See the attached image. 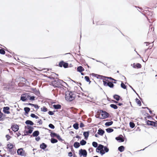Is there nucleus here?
Returning <instances> with one entry per match:
<instances>
[{
    "mask_svg": "<svg viewBox=\"0 0 157 157\" xmlns=\"http://www.w3.org/2000/svg\"><path fill=\"white\" fill-rule=\"evenodd\" d=\"M0 53L2 55L5 54V52L4 49L2 48L0 49Z\"/></svg>",
    "mask_w": 157,
    "mask_h": 157,
    "instance_id": "f704fd0d",
    "label": "nucleus"
},
{
    "mask_svg": "<svg viewBox=\"0 0 157 157\" xmlns=\"http://www.w3.org/2000/svg\"><path fill=\"white\" fill-rule=\"evenodd\" d=\"M25 128L26 129L27 128L28 129H30L31 128H33L31 127V126H29V125L27 126V127H25Z\"/></svg>",
    "mask_w": 157,
    "mask_h": 157,
    "instance_id": "3c124183",
    "label": "nucleus"
},
{
    "mask_svg": "<svg viewBox=\"0 0 157 157\" xmlns=\"http://www.w3.org/2000/svg\"><path fill=\"white\" fill-rule=\"evenodd\" d=\"M57 84V85L60 84L62 85V83H63V81L59 79H57L55 80Z\"/></svg>",
    "mask_w": 157,
    "mask_h": 157,
    "instance_id": "4468645a",
    "label": "nucleus"
},
{
    "mask_svg": "<svg viewBox=\"0 0 157 157\" xmlns=\"http://www.w3.org/2000/svg\"><path fill=\"white\" fill-rule=\"evenodd\" d=\"M72 154L71 152H70L68 153V156L70 157H71L72 156Z\"/></svg>",
    "mask_w": 157,
    "mask_h": 157,
    "instance_id": "bf43d9fd",
    "label": "nucleus"
},
{
    "mask_svg": "<svg viewBox=\"0 0 157 157\" xmlns=\"http://www.w3.org/2000/svg\"><path fill=\"white\" fill-rule=\"evenodd\" d=\"M130 126L131 128H133L135 126V124L132 122H130L129 123Z\"/></svg>",
    "mask_w": 157,
    "mask_h": 157,
    "instance_id": "c9c22d12",
    "label": "nucleus"
},
{
    "mask_svg": "<svg viewBox=\"0 0 157 157\" xmlns=\"http://www.w3.org/2000/svg\"><path fill=\"white\" fill-rule=\"evenodd\" d=\"M86 142L84 140H82L81 141L80 144L82 145H84L86 144Z\"/></svg>",
    "mask_w": 157,
    "mask_h": 157,
    "instance_id": "7c9ffc66",
    "label": "nucleus"
},
{
    "mask_svg": "<svg viewBox=\"0 0 157 157\" xmlns=\"http://www.w3.org/2000/svg\"><path fill=\"white\" fill-rule=\"evenodd\" d=\"M79 155L80 156H83L84 157H86L87 155V152L86 150L81 149L79 151Z\"/></svg>",
    "mask_w": 157,
    "mask_h": 157,
    "instance_id": "20e7f679",
    "label": "nucleus"
},
{
    "mask_svg": "<svg viewBox=\"0 0 157 157\" xmlns=\"http://www.w3.org/2000/svg\"><path fill=\"white\" fill-rule=\"evenodd\" d=\"M118 105L119 106H121L123 105V104L122 103H119L118 104Z\"/></svg>",
    "mask_w": 157,
    "mask_h": 157,
    "instance_id": "338daca9",
    "label": "nucleus"
},
{
    "mask_svg": "<svg viewBox=\"0 0 157 157\" xmlns=\"http://www.w3.org/2000/svg\"><path fill=\"white\" fill-rule=\"evenodd\" d=\"M17 153L18 155L21 156H24L25 155V151L22 148H20L17 150Z\"/></svg>",
    "mask_w": 157,
    "mask_h": 157,
    "instance_id": "6e6552de",
    "label": "nucleus"
},
{
    "mask_svg": "<svg viewBox=\"0 0 157 157\" xmlns=\"http://www.w3.org/2000/svg\"><path fill=\"white\" fill-rule=\"evenodd\" d=\"M113 121H111L106 122L105 124V125L106 126H109L113 124Z\"/></svg>",
    "mask_w": 157,
    "mask_h": 157,
    "instance_id": "393cba45",
    "label": "nucleus"
},
{
    "mask_svg": "<svg viewBox=\"0 0 157 157\" xmlns=\"http://www.w3.org/2000/svg\"><path fill=\"white\" fill-rule=\"evenodd\" d=\"M48 114L51 115H52L54 114V113L52 111H49L48 112Z\"/></svg>",
    "mask_w": 157,
    "mask_h": 157,
    "instance_id": "864d4df0",
    "label": "nucleus"
},
{
    "mask_svg": "<svg viewBox=\"0 0 157 157\" xmlns=\"http://www.w3.org/2000/svg\"><path fill=\"white\" fill-rule=\"evenodd\" d=\"M25 123L26 124L30 125H33L34 124L30 120H27Z\"/></svg>",
    "mask_w": 157,
    "mask_h": 157,
    "instance_id": "6ab92c4d",
    "label": "nucleus"
},
{
    "mask_svg": "<svg viewBox=\"0 0 157 157\" xmlns=\"http://www.w3.org/2000/svg\"><path fill=\"white\" fill-rule=\"evenodd\" d=\"M24 133H25V135H24L25 136L28 135L29 133L28 132V131H27L26 130H25L24 131Z\"/></svg>",
    "mask_w": 157,
    "mask_h": 157,
    "instance_id": "4d7b16f0",
    "label": "nucleus"
},
{
    "mask_svg": "<svg viewBox=\"0 0 157 157\" xmlns=\"http://www.w3.org/2000/svg\"><path fill=\"white\" fill-rule=\"evenodd\" d=\"M49 127V128H52V129H54L55 128V126H54L52 124H49V125H48Z\"/></svg>",
    "mask_w": 157,
    "mask_h": 157,
    "instance_id": "37998d69",
    "label": "nucleus"
},
{
    "mask_svg": "<svg viewBox=\"0 0 157 157\" xmlns=\"http://www.w3.org/2000/svg\"><path fill=\"white\" fill-rule=\"evenodd\" d=\"M115 139L118 141L119 142H122L124 141V139L121 135H120L119 136L116 137Z\"/></svg>",
    "mask_w": 157,
    "mask_h": 157,
    "instance_id": "1a4fd4ad",
    "label": "nucleus"
},
{
    "mask_svg": "<svg viewBox=\"0 0 157 157\" xmlns=\"http://www.w3.org/2000/svg\"><path fill=\"white\" fill-rule=\"evenodd\" d=\"M65 98L66 100L71 101L74 99V95L72 92L67 91L65 93Z\"/></svg>",
    "mask_w": 157,
    "mask_h": 157,
    "instance_id": "f257e3e1",
    "label": "nucleus"
},
{
    "mask_svg": "<svg viewBox=\"0 0 157 157\" xmlns=\"http://www.w3.org/2000/svg\"><path fill=\"white\" fill-rule=\"evenodd\" d=\"M11 128L12 130L15 132L18 131L19 129V126L18 125L16 124L12 126Z\"/></svg>",
    "mask_w": 157,
    "mask_h": 157,
    "instance_id": "9d476101",
    "label": "nucleus"
},
{
    "mask_svg": "<svg viewBox=\"0 0 157 157\" xmlns=\"http://www.w3.org/2000/svg\"><path fill=\"white\" fill-rule=\"evenodd\" d=\"M73 127L75 129L77 130L78 128V124L75 123L73 124Z\"/></svg>",
    "mask_w": 157,
    "mask_h": 157,
    "instance_id": "b1692460",
    "label": "nucleus"
},
{
    "mask_svg": "<svg viewBox=\"0 0 157 157\" xmlns=\"http://www.w3.org/2000/svg\"><path fill=\"white\" fill-rule=\"evenodd\" d=\"M110 106L111 108H112L114 109H117L118 108L117 106L115 104H111L110 105Z\"/></svg>",
    "mask_w": 157,
    "mask_h": 157,
    "instance_id": "cd10ccee",
    "label": "nucleus"
},
{
    "mask_svg": "<svg viewBox=\"0 0 157 157\" xmlns=\"http://www.w3.org/2000/svg\"><path fill=\"white\" fill-rule=\"evenodd\" d=\"M51 142L52 143L54 144L57 143L58 140L56 139L52 138L51 139Z\"/></svg>",
    "mask_w": 157,
    "mask_h": 157,
    "instance_id": "c756f323",
    "label": "nucleus"
},
{
    "mask_svg": "<svg viewBox=\"0 0 157 157\" xmlns=\"http://www.w3.org/2000/svg\"><path fill=\"white\" fill-rule=\"evenodd\" d=\"M41 111L43 112H45L48 110L47 109L45 106H43L41 108Z\"/></svg>",
    "mask_w": 157,
    "mask_h": 157,
    "instance_id": "473e14b6",
    "label": "nucleus"
},
{
    "mask_svg": "<svg viewBox=\"0 0 157 157\" xmlns=\"http://www.w3.org/2000/svg\"><path fill=\"white\" fill-rule=\"evenodd\" d=\"M92 145L94 147H97L98 146V143L95 142H93L92 143Z\"/></svg>",
    "mask_w": 157,
    "mask_h": 157,
    "instance_id": "72a5a7b5",
    "label": "nucleus"
},
{
    "mask_svg": "<svg viewBox=\"0 0 157 157\" xmlns=\"http://www.w3.org/2000/svg\"><path fill=\"white\" fill-rule=\"evenodd\" d=\"M104 133L105 131L104 130L99 129L98 131V134L101 136H102Z\"/></svg>",
    "mask_w": 157,
    "mask_h": 157,
    "instance_id": "f8f14e48",
    "label": "nucleus"
},
{
    "mask_svg": "<svg viewBox=\"0 0 157 157\" xmlns=\"http://www.w3.org/2000/svg\"><path fill=\"white\" fill-rule=\"evenodd\" d=\"M27 105H31L32 106H33V105H34L33 104L30 103H29L28 104H27Z\"/></svg>",
    "mask_w": 157,
    "mask_h": 157,
    "instance_id": "69168bd1",
    "label": "nucleus"
},
{
    "mask_svg": "<svg viewBox=\"0 0 157 157\" xmlns=\"http://www.w3.org/2000/svg\"><path fill=\"white\" fill-rule=\"evenodd\" d=\"M58 135V134L54 132H51L50 134V136L52 137H57Z\"/></svg>",
    "mask_w": 157,
    "mask_h": 157,
    "instance_id": "c85d7f7f",
    "label": "nucleus"
},
{
    "mask_svg": "<svg viewBox=\"0 0 157 157\" xmlns=\"http://www.w3.org/2000/svg\"><path fill=\"white\" fill-rule=\"evenodd\" d=\"M133 67L134 68H136V67L138 68H141V64H140V63H137L136 64L135 66H134Z\"/></svg>",
    "mask_w": 157,
    "mask_h": 157,
    "instance_id": "2f4dec72",
    "label": "nucleus"
},
{
    "mask_svg": "<svg viewBox=\"0 0 157 157\" xmlns=\"http://www.w3.org/2000/svg\"><path fill=\"white\" fill-rule=\"evenodd\" d=\"M147 124L148 125H150L151 126L156 127L157 126V123L155 122L148 120L147 122Z\"/></svg>",
    "mask_w": 157,
    "mask_h": 157,
    "instance_id": "0eeeda50",
    "label": "nucleus"
},
{
    "mask_svg": "<svg viewBox=\"0 0 157 157\" xmlns=\"http://www.w3.org/2000/svg\"><path fill=\"white\" fill-rule=\"evenodd\" d=\"M53 107L56 109H59L61 108V105L59 104L54 105H53Z\"/></svg>",
    "mask_w": 157,
    "mask_h": 157,
    "instance_id": "f3484780",
    "label": "nucleus"
},
{
    "mask_svg": "<svg viewBox=\"0 0 157 157\" xmlns=\"http://www.w3.org/2000/svg\"><path fill=\"white\" fill-rule=\"evenodd\" d=\"M121 86L122 88L124 89H126V86L124 85V84L123 82H121Z\"/></svg>",
    "mask_w": 157,
    "mask_h": 157,
    "instance_id": "58836bf2",
    "label": "nucleus"
},
{
    "mask_svg": "<svg viewBox=\"0 0 157 157\" xmlns=\"http://www.w3.org/2000/svg\"><path fill=\"white\" fill-rule=\"evenodd\" d=\"M10 109V108L9 107H5L3 108V112L6 114H9L10 113V112L9 110Z\"/></svg>",
    "mask_w": 157,
    "mask_h": 157,
    "instance_id": "9b49d317",
    "label": "nucleus"
},
{
    "mask_svg": "<svg viewBox=\"0 0 157 157\" xmlns=\"http://www.w3.org/2000/svg\"><path fill=\"white\" fill-rule=\"evenodd\" d=\"M28 130H28V132L29 134H31L33 132V128H31L30 129H28Z\"/></svg>",
    "mask_w": 157,
    "mask_h": 157,
    "instance_id": "09e8293b",
    "label": "nucleus"
},
{
    "mask_svg": "<svg viewBox=\"0 0 157 157\" xmlns=\"http://www.w3.org/2000/svg\"><path fill=\"white\" fill-rule=\"evenodd\" d=\"M6 137L7 138V140H8L11 137L9 135H7L6 136Z\"/></svg>",
    "mask_w": 157,
    "mask_h": 157,
    "instance_id": "5fc2aeb1",
    "label": "nucleus"
},
{
    "mask_svg": "<svg viewBox=\"0 0 157 157\" xmlns=\"http://www.w3.org/2000/svg\"><path fill=\"white\" fill-rule=\"evenodd\" d=\"M105 78H107V79H111V80H113V81H117V80L112 78L111 77H105Z\"/></svg>",
    "mask_w": 157,
    "mask_h": 157,
    "instance_id": "de8ad7c7",
    "label": "nucleus"
},
{
    "mask_svg": "<svg viewBox=\"0 0 157 157\" xmlns=\"http://www.w3.org/2000/svg\"><path fill=\"white\" fill-rule=\"evenodd\" d=\"M136 102L137 104H138L139 105H141V101H140L137 98L136 99Z\"/></svg>",
    "mask_w": 157,
    "mask_h": 157,
    "instance_id": "c03bdc74",
    "label": "nucleus"
},
{
    "mask_svg": "<svg viewBox=\"0 0 157 157\" xmlns=\"http://www.w3.org/2000/svg\"><path fill=\"white\" fill-rule=\"evenodd\" d=\"M113 98L117 101L119 100L120 99V96L117 95H114L113 96Z\"/></svg>",
    "mask_w": 157,
    "mask_h": 157,
    "instance_id": "4be33fe9",
    "label": "nucleus"
},
{
    "mask_svg": "<svg viewBox=\"0 0 157 157\" xmlns=\"http://www.w3.org/2000/svg\"><path fill=\"white\" fill-rule=\"evenodd\" d=\"M64 62L63 61L60 62L59 63V66L60 67H62L63 66Z\"/></svg>",
    "mask_w": 157,
    "mask_h": 157,
    "instance_id": "ea45409f",
    "label": "nucleus"
},
{
    "mask_svg": "<svg viewBox=\"0 0 157 157\" xmlns=\"http://www.w3.org/2000/svg\"><path fill=\"white\" fill-rule=\"evenodd\" d=\"M83 135L85 137V138L86 139H87L89 135V132H83Z\"/></svg>",
    "mask_w": 157,
    "mask_h": 157,
    "instance_id": "dca6fc26",
    "label": "nucleus"
},
{
    "mask_svg": "<svg viewBox=\"0 0 157 157\" xmlns=\"http://www.w3.org/2000/svg\"><path fill=\"white\" fill-rule=\"evenodd\" d=\"M144 44H146V46H148V45L150 43H149V42H145L144 43Z\"/></svg>",
    "mask_w": 157,
    "mask_h": 157,
    "instance_id": "e2e57ef3",
    "label": "nucleus"
},
{
    "mask_svg": "<svg viewBox=\"0 0 157 157\" xmlns=\"http://www.w3.org/2000/svg\"><path fill=\"white\" fill-rule=\"evenodd\" d=\"M61 86H63V87H66V86H67V84L65 82H63V83H62V84Z\"/></svg>",
    "mask_w": 157,
    "mask_h": 157,
    "instance_id": "49530a36",
    "label": "nucleus"
},
{
    "mask_svg": "<svg viewBox=\"0 0 157 157\" xmlns=\"http://www.w3.org/2000/svg\"><path fill=\"white\" fill-rule=\"evenodd\" d=\"M24 110L25 113L28 114L30 110V109L29 107H25L24 108Z\"/></svg>",
    "mask_w": 157,
    "mask_h": 157,
    "instance_id": "bb28decb",
    "label": "nucleus"
},
{
    "mask_svg": "<svg viewBox=\"0 0 157 157\" xmlns=\"http://www.w3.org/2000/svg\"><path fill=\"white\" fill-rule=\"evenodd\" d=\"M104 149L103 150L104 151V152H107L109 151V148L106 146H104Z\"/></svg>",
    "mask_w": 157,
    "mask_h": 157,
    "instance_id": "e433bc0d",
    "label": "nucleus"
},
{
    "mask_svg": "<svg viewBox=\"0 0 157 157\" xmlns=\"http://www.w3.org/2000/svg\"><path fill=\"white\" fill-rule=\"evenodd\" d=\"M147 108L149 110V112L151 114L152 113V112L150 110V109L148 108L147 107Z\"/></svg>",
    "mask_w": 157,
    "mask_h": 157,
    "instance_id": "774afa93",
    "label": "nucleus"
},
{
    "mask_svg": "<svg viewBox=\"0 0 157 157\" xmlns=\"http://www.w3.org/2000/svg\"><path fill=\"white\" fill-rule=\"evenodd\" d=\"M77 70L78 71L81 72L82 71H84V69L82 67L80 66L77 67Z\"/></svg>",
    "mask_w": 157,
    "mask_h": 157,
    "instance_id": "2eb2a0df",
    "label": "nucleus"
},
{
    "mask_svg": "<svg viewBox=\"0 0 157 157\" xmlns=\"http://www.w3.org/2000/svg\"><path fill=\"white\" fill-rule=\"evenodd\" d=\"M74 146L75 147L77 148L79 147L80 145L79 143L78 142H75L74 144Z\"/></svg>",
    "mask_w": 157,
    "mask_h": 157,
    "instance_id": "aec40b11",
    "label": "nucleus"
},
{
    "mask_svg": "<svg viewBox=\"0 0 157 157\" xmlns=\"http://www.w3.org/2000/svg\"><path fill=\"white\" fill-rule=\"evenodd\" d=\"M13 145L11 144H8L7 145V147L8 149V151L12 154H14L16 152V150L13 149Z\"/></svg>",
    "mask_w": 157,
    "mask_h": 157,
    "instance_id": "7ed1b4c3",
    "label": "nucleus"
},
{
    "mask_svg": "<svg viewBox=\"0 0 157 157\" xmlns=\"http://www.w3.org/2000/svg\"><path fill=\"white\" fill-rule=\"evenodd\" d=\"M35 97L34 96H31L29 98L30 100H35Z\"/></svg>",
    "mask_w": 157,
    "mask_h": 157,
    "instance_id": "603ef678",
    "label": "nucleus"
},
{
    "mask_svg": "<svg viewBox=\"0 0 157 157\" xmlns=\"http://www.w3.org/2000/svg\"><path fill=\"white\" fill-rule=\"evenodd\" d=\"M84 124L82 123H81L80 124V127L82 128L84 127Z\"/></svg>",
    "mask_w": 157,
    "mask_h": 157,
    "instance_id": "13d9d810",
    "label": "nucleus"
},
{
    "mask_svg": "<svg viewBox=\"0 0 157 157\" xmlns=\"http://www.w3.org/2000/svg\"><path fill=\"white\" fill-rule=\"evenodd\" d=\"M57 139H58V140H59V141H63V140L62 138H61V137L58 134V135L57 136Z\"/></svg>",
    "mask_w": 157,
    "mask_h": 157,
    "instance_id": "79ce46f5",
    "label": "nucleus"
},
{
    "mask_svg": "<svg viewBox=\"0 0 157 157\" xmlns=\"http://www.w3.org/2000/svg\"><path fill=\"white\" fill-rule=\"evenodd\" d=\"M63 64H63V67L64 68H67V67H68V63H65V62H64Z\"/></svg>",
    "mask_w": 157,
    "mask_h": 157,
    "instance_id": "a19ab883",
    "label": "nucleus"
},
{
    "mask_svg": "<svg viewBox=\"0 0 157 157\" xmlns=\"http://www.w3.org/2000/svg\"><path fill=\"white\" fill-rule=\"evenodd\" d=\"M39 134V132L38 131H35L33 133V135L34 137L37 136Z\"/></svg>",
    "mask_w": 157,
    "mask_h": 157,
    "instance_id": "a211bd4d",
    "label": "nucleus"
},
{
    "mask_svg": "<svg viewBox=\"0 0 157 157\" xmlns=\"http://www.w3.org/2000/svg\"><path fill=\"white\" fill-rule=\"evenodd\" d=\"M29 96L27 94H23L21 97V100L23 101H25L29 99Z\"/></svg>",
    "mask_w": 157,
    "mask_h": 157,
    "instance_id": "39448f33",
    "label": "nucleus"
},
{
    "mask_svg": "<svg viewBox=\"0 0 157 157\" xmlns=\"http://www.w3.org/2000/svg\"><path fill=\"white\" fill-rule=\"evenodd\" d=\"M106 131L108 133H110L113 131V129L112 128H109L106 129Z\"/></svg>",
    "mask_w": 157,
    "mask_h": 157,
    "instance_id": "a878e982",
    "label": "nucleus"
},
{
    "mask_svg": "<svg viewBox=\"0 0 157 157\" xmlns=\"http://www.w3.org/2000/svg\"><path fill=\"white\" fill-rule=\"evenodd\" d=\"M47 147V145L46 144H45L44 143H42L41 144H40V147L42 149H44L45 148H46Z\"/></svg>",
    "mask_w": 157,
    "mask_h": 157,
    "instance_id": "ddd939ff",
    "label": "nucleus"
},
{
    "mask_svg": "<svg viewBox=\"0 0 157 157\" xmlns=\"http://www.w3.org/2000/svg\"><path fill=\"white\" fill-rule=\"evenodd\" d=\"M124 147L123 146H121L118 148V150L121 152H123L124 151Z\"/></svg>",
    "mask_w": 157,
    "mask_h": 157,
    "instance_id": "412c9836",
    "label": "nucleus"
},
{
    "mask_svg": "<svg viewBox=\"0 0 157 157\" xmlns=\"http://www.w3.org/2000/svg\"><path fill=\"white\" fill-rule=\"evenodd\" d=\"M101 115L102 116V118L103 119L108 117L109 116V114L108 113L103 111H102Z\"/></svg>",
    "mask_w": 157,
    "mask_h": 157,
    "instance_id": "423d86ee",
    "label": "nucleus"
},
{
    "mask_svg": "<svg viewBox=\"0 0 157 157\" xmlns=\"http://www.w3.org/2000/svg\"><path fill=\"white\" fill-rule=\"evenodd\" d=\"M103 85L105 86H107L108 82H107L105 81H103Z\"/></svg>",
    "mask_w": 157,
    "mask_h": 157,
    "instance_id": "a18cd8bd",
    "label": "nucleus"
},
{
    "mask_svg": "<svg viewBox=\"0 0 157 157\" xmlns=\"http://www.w3.org/2000/svg\"><path fill=\"white\" fill-rule=\"evenodd\" d=\"M36 115L33 113H32L31 114V117L33 118H35Z\"/></svg>",
    "mask_w": 157,
    "mask_h": 157,
    "instance_id": "680f3d73",
    "label": "nucleus"
},
{
    "mask_svg": "<svg viewBox=\"0 0 157 157\" xmlns=\"http://www.w3.org/2000/svg\"><path fill=\"white\" fill-rule=\"evenodd\" d=\"M33 106H34L37 109L39 108V106L37 105L34 104V105H33Z\"/></svg>",
    "mask_w": 157,
    "mask_h": 157,
    "instance_id": "8fccbe9b",
    "label": "nucleus"
},
{
    "mask_svg": "<svg viewBox=\"0 0 157 157\" xmlns=\"http://www.w3.org/2000/svg\"><path fill=\"white\" fill-rule=\"evenodd\" d=\"M40 137L39 136V137H36V138H35V139H36V140L37 141H39V140H40Z\"/></svg>",
    "mask_w": 157,
    "mask_h": 157,
    "instance_id": "052dcab7",
    "label": "nucleus"
},
{
    "mask_svg": "<svg viewBox=\"0 0 157 157\" xmlns=\"http://www.w3.org/2000/svg\"><path fill=\"white\" fill-rule=\"evenodd\" d=\"M107 86H109L111 88H113L114 85L113 83V82H109Z\"/></svg>",
    "mask_w": 157,
    "mask_h": 157,
    "instance_id": "5701e85b",
    "label": "nucleus"
},
{
    "mask_svg": "<svg viewBox=\"0 0 157 157\" xmlns=\"http://www.w3.org/2000/svg\"><path fill=\"white\" fill-rule=\"evenodd\" d=\"M17 137H18L21 135V134L20 133L18 132V133H17Z\"/></svg>",
    "mask_w": 157,
    "mask_h": 157,
    "instance_id": "0e129e2a",
    "label": "nucleus"
},
{
    "mask_svg": "<svg viewBox=\"0 0 157 157\" xmlns=\"http://www.w3.org/2000/svg\"><path fill=\"white\" fill-rule=\"evenodd\" d=\"M104 147V146L103 145L101 144H99L96 148L97 152H99L102 155H104L105 153L103 149Z\"/></svg>",
    "mask_w": 157,
    "mask_h": 157,
    "instance_id": "f03ea898",
    "label": "nucleus"
},
{
    "mask_svg": "<svg viewBox=\"0 0 157 157\" xmlns=\"http://www.w3.org/2000/svg\"><path fill=\"white\" fill-rule=\"evenodd\" d=\"M37 123L39 124H42V122L41 119H40L38 122Z\"/></svg>",
    "mask_w": 157,
    "mask_h": 157,
    "instance_id": "6e6d98bb",
    "label": "nucleus"
},
{
    "mask_svg": "<svg viewBox=\"0 0 157 157\" xmlns=\"http://www.w3.org/2000/svg\"><path fill=\"white\" fill-rule=\"evenodd\" d=\"M85 80L87 82H89L90 83V81L89 77L87 76H86L85 77Z\"/></svg>",
    "mask_w": 157,
    "mask_h": 157,
    "instance_id": "4c0bfd02",
    "label": "nucleus"
}]
</instances>
